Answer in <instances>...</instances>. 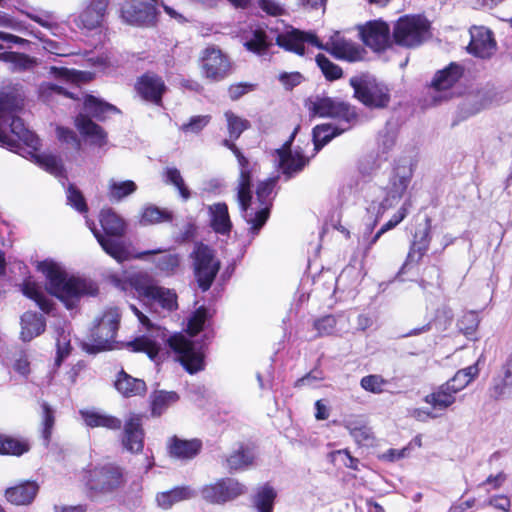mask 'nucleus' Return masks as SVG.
Returning <instances> with one entry per match:
<instances>
[{
	"label": "nucleus",
	"mask_w": 512,
	"mask_h": 512,
	"mask_svg": "<svg viewBox=\"0 0 512 512\" xmlns=\"http://www.w3.org/2000/svg\"><path fill=\"white\" fill-rule=\"evenodd\" d=\"M430 243V220H426V226L415 233L414 241L410 248L408 258L413 259L415 254L421 258L424 253L428 250Z\"/></svg>",
	"instance_id": "nucleus-43"
},
{
	"label": "nucleus",
	"mask_w": 512,
	"mask_h": 512,
	"mask_svg": "<svg viewBox=\"0 0 512 512\" xmlns=\"http://www.w3.org/2000/svg\"><path fill=\"white\" fill-rule=\"evenodd\" d=\"M42 408V424H43V437L46 442L49 441L51 436V430L54 426L55 418H54V410L49 406L48 403L43 402L41 405Z\"/></svg>",
	"instance_id": "nucleus-55"
},
{
	"label": "nucleus",
	"mask_w": 512,
	"mask_h": 512,
	"mask_svg": "<svg viewBox=\"0 0 512 512\" xmlns=\"http://www.w3.org/2000/svg\"><path fill=\"white\" fill-rule=\"evenodd\" d=\"M490 104V98L488 97L486 92H479L476 95L470 96L466 100L467 106H471V108L467 109L468 115H473L485 109Z\"/></svg>",
	"instance_id": "nucleus-53"
},
{
	"label": "nucleus",
	"mask_w": 512,
	"mask_h": 512,
	"mask_svg": "<svg viewBox=\"0 0 512 512\" xmlns=\"http://www.w3.org/2000/svg\"><path fill=\"white\" fill-rule=\"evenodd\" d=\"M125 483L121 467L114 464L97 466L85 474V484L93 499L111 495Z\"/></svg>",
	"instance_id": "nucleus-3"
},
{
	"label": "nucleus",
	"mask_w": 512,
	"mask_h": 512,
	"mask_svg": "<svg viewBox=\"0 0 512 512\" xmlns=\"http://www.w3.org/2000/svg\"><path fill=\"white\" fill-rule=\"evenodd\" d=\"M67 200L77 211L83 213L87 211V205L81 192L73 185L69 186L67 190Z\"/></svg>",
	"instance_id": "nucleus-60"
},
{
	"label": "nucleus",
	"mask_w": 512,
	"mask_h": 512,
	"mask_svg": "<svg viewBox=\"0 0 512 512\" xmlns=\"http://www.w3.org/2000/svg\"><path fill=\"white\" fill-rule=\"evenodd\" d=\"M56 133L57 138L60 141L71 144L77 148L80 146V142L77 138V135L73 130L58 126L56 129Z\"/></svg>",
	"instance_id": "nucleus-64"
},
{
	"label": "nucleus",
	"mask_w": 512,
	"mask_h": 512,
	"mask_svg": "<svg viewBox=\"0 0 512 512\" xmlns=\"http://www.w3.org/2000/svg\"><path fill=\"white\" fill-rule=\"evenodd\" d=\"M156 0L142 3L136 0L126 1L121 8V18L124 22L135 26H150L156 20Z\"/></svg>",
	"instance_id": "nucleus-12"
},
{
	"label": "nucleus",
	"mask_w": 512,
	"mask_h": 512,
	"mask_svg": "<svg viewBox=\"0 0 512 512\" xmlns=\"http://www.w3.org/2000/svg\"><path fill=\"white\" fill-rule=\"evenodd\" d=\"M489 395L494 400L512 396V356L505 361L500 372L493 377Z\"/></svg>",
	"instance_id": "nucleus-18"
},
{
	"label": "nucleus",
	"mask_w": 512,
	"mask_h": 512,
	"mask_svg": "<svg viewBox=\"0 0 512 512\" xmlns=\"http://www.w3.org/2000/svg\"><path fill=\"white\" fill-rule=\"evenodd\" d=\"M240 167L237 185V202L242 212H246L252 205L251 174L252 170L248 159L239 151L234 154Z\"/></svg>",
	"instance_id": "nucleus-16"
},
{
	"label": "nucleus",
	"mask_w": 512,
	"mask_h": 512,
	"mask_svg": "<svg viewBox=\"0 0 512 512\" xmlns=\"http://www.w3.org/2000/svg\"><path fill=\"white\" fill-rule=\"evenodd\" d=\"M130 281L140 295L158 303L163 309L167 311L177 309L176 293L171 289L151 283L148 274H135L130 278Z\"/></svg>",
	"instance_id": "nucleus-8"
},
{
	"label": "nucleus",
	"mask_w": 512,
	"mask_h": 512,
	"mask_svg": "<svg viewBox=\"0 0 512 512\" xmlns=\"http://www.w3.org/2000/svg\"><path fill=\"white\" fill-rule=\"evenodd\" d=\"M210 122V116L198 115L193 116L187 123L182 124L180 129L185 133H199Z\"/></svg>",
	"instance_id": "nucleus-56"
},
{
	"label": "nucleus",
	"mask_w": 512,
	"mask_h": 512,
	"mask_svg": "<svg viewBox=\"0 0 512 512\" xmlns=\"http://www.w3.org/2000/svg\"><path fill=\"white\" fill-rule=\"evenodd\" d=\"M136 89L144 100L160 104L166 86L161 77L147 73L138 80Z\"/></svg>",
	"instance_id": "nucleus-21"
},
{
	"label": "nucleus",
	"mask_w": 512,
	"mask_h": 512,
	"mask_svg": "<svg viewBox=\"0 0 512 512\" xmlns=\"http://www.w3.org/2000/svg\"><path fill=\"white\" fill-rule=\"evenodd\" d=\"M469 33L471 40L467 51L470 54L481 59H489L495 54L497 43L490 29L484 26H472Z\"/></svg>",
	"instance_id": "nucleus-14"
},
{
	"label": "nucleus",
	"mask_w": 512,
	"mask_h": 512,
	"mask_svg": "<svg viewBox=\"0 0 512 512\" xmlns=\"http://www.w3.org/2000/svg\"><path fill=\"white\" fill-rule=\"evenodd\" d=\"M46 322L41 314L25 312L21 317V339L31 341L44 332Z\"/></svg>",
	"instance_id": "nucleus-30"
},
{
	"label": "nucleus",
	"mask_w": 512,
	"mask_h": 512,
	"mask_svg": "<svg viewBox=\"0 0 512 512\" xmlns=\"http://www.w3.org/2000/svg\"><path fill=\"white\" fill-rule=\"evenodd\" d=\"M321 49H325L338 59L349 62L361 59L360 48L353 42L340 36L338 32L331 36L329 41L322 45Z\"/></svg>",
	"instance_id": "nucleus-17"
},
{
	"label": "nucleus",
	"mask_w": 512,
	"mask_h": 512,
	"mask_svg": "<svg viewBox=\"0 0 512 512\" xmlns=\"http://www.w3.org/2000/svg\"><path fill=\"white\" fill-rule=\"evenodd\" d=\"M180 264L177 254H166L157 261V267L165 272H173Z\"/></svg>",
	"instance_id": "nucleus-62"
},
{
	"label": "nucleus",
	"mask_w": 512,
	"mask_h": 512,
	"mask_svg": "<svg viewBox=\"0 0 512 512\" xmlns=\"http://www.w3.org/2000/svg\"><path fill=\"white\" fill-rule=\"evenodd\" d=\"M143 429L142 419L139 415L131 414L125 422L124 426V447L133 453L141 452L143 449Z\"/></svg>",
	"instance_id": "nucleus-22"
},
{
	"label": "nucleus",
	"mask_w": 512,
	"mask_h": 512,
	"mask_svg": "<svg viewBox=\"0 0 512 512\" xmlns=\"http://www.w3.org/2000/svg\"><path fill=\"white\" fill-rule=\"evenodd\" d=\"M225 118L232 139L239 138L242 132L249 127V122L246 119L240 118L230 111L225 113Z\"/></svg>",
	"instance_id": "nucleus-52"
},
{
	"label": "nucleus",
	"mask_w": 512,
	"mask_h": 512,
	"mask_svg": "<svg viewBox=\"0 0 512 512\" xmlns=\"http://www.w3.org/2000/svg\"><path fill=\"white\" fill-rule=\"evenodd\" d=\"M276 492L271 487H263L254 499V505L259 512H272Z\"/></svg>",
	"instance_id": "nucleus-49"
},
{
	"label": "nucleus",
	"mask_w": 512,
	"mask_h": 512,
	"mask_svg": "<svg viewBox=\"0 0 512 512\" xmlns=\"http://www.w3.org/2000/svg\"><path fill=\"white\" fill-rule=\"evenodd\" d=\"M430 23L420 15L400 17L393 28V39L396 44L414 48L421 45L429 37Z\"/></svg>",
	"instance_id": "nucleus-4"
},
{
	"label": "nucleus",
	"mask_w": 512,
	"mask_h": 512,
	"mask_svg": "<svg viewBox=\"0 0 512 512\" xmlns=\"http://www.w3.org/2000/svg\"><path fill=\"white\" fill-rule=\"evenodd\" d=\"M29 450L27 443L8 436H0V454L20 456Z\"/></svg>",
	"instance_id": "nucleus-48"
},
{
	"label": "nucleus",
	"mask_w": 512,
	"mask_h": 512,
	"mask_svg": "<svg viewBox=\"0 0 512 512\" xmlns=\"http://www.w3.org/2000/svg\"><path fill=\"white\" fill-rule=\"evenodd\" d=\"M23 293L28 298L34 300L40 309L46 313H49L52 309V303L41 291L40 287L33 282H26L23 285Z\"/></svg>",
	"instance_id": "nucleus-46"
},
{
	"label": "nucleus",
	"mask_w": 512,
	"mask_h": 512,
	"mask_svg": "<svg viewBox=\"0 0 512 512\" xmlns=\"http://www.w3.org/2000/svg\"><path fill=\"white\" fill-rule=\"evenodd\" d=\"M115 387L125 397L142 395L147 390L146 384L142 379L134 378L123 370L118 373Z\"/></svg>",
	"instance_id": "nucleus-34"
},
{
	"label": "nucleus",
	"mask_w": 512,
	"mask_h": 512,
	"mask_svg": "<svg viewBox=\"0 0 512 512\" xmlns=\"http://www.w3.org/2000/svg\"><path fill=\"white\" fill-rule=\"evenodd\" d=\"M245 47L254 53L262 54L268 47L266 35L263 30H255L253 38L245 42Z\"/></svg>",
	"instance_id": "nucleus-54"
},
{
	"label": "nucleus",
	"mask_w": 512,
	"mask_h": 512,
	"mask_svg": "<svg viewBox=\"0 0 512 512\" xmlns=\"http://www.w3.org/2000/svg\"><path fill=\"white\" fill-rule=\"evenodd\" d=\"M211 227L216 233L228 234L232 228L228 206L223 203H215L208 207Z\"/></svg>",
	"instance_id": "nucleus-31"
},
{
	"label": "nucleus",
	"mask_w": 512,
	"mask_h": 512,
	"mask_svg": "<svg viewBox=\"0 0 512 512\" xmlns=\"http://www.w3.org/2000/svg\"><path fill=\"white\" fill-rule=\"evenodd\" d=\"M461 75L462 68L455 63H451L448 67L436 73L432 80V87L436 91L447 90L459 80Z\"/></svg>",
	"instance_id": "nucleus-37"
},
{
	"label": "nucleus",
	"mask_w": 512,
	"mask_h": 512,
	"mask_svg": "<svg viewBox=\"0 0 512 512\" xmlns=\"http://www.w3.org/2000/svg\"><path fill=\"white\" fill-rule=\"evenodd\" d=\"M38 485L35 482H24L6 490L9 502L15 505L30 504L38 493Z\"/></svg>",
	"instance_id": "nucleus-32"
},
{
	"label": "nucleus",
	"mask_w": 512,
	"mask_h": 512,
	"mask_svg": "<svg viewBox=\"0 0 512 512\" xmlns=\"http://www.w3.org/2000/svg\"><path fill=\"white\" fill-rule=\"evenodd\" d=\"M54 330L56 335V347H57V357L55 360V364L60 366L62 361L70 354L71 352V328L70 324L64 320H57L54 324Z\"/></svg>",
	"instance_id": "nucleus-27"
},
{
	"label": "nucleus",
	"mask_w": 512,
	"mask_h": 512,
	"mask_svg": "<svg viewBox=\"0 0 512 512\" xmlns=\"http://www.w3.org/2000/svg\"><path fill=\"white\" fill-rule=\"evenodd\" d=\"M230 63L221 50L208 47L202 57V70L204 75L211 80L223 79L229 71Z\"/></svg>",
	"instance_id": "nucleus-15"
},
{
	"label": "nucleus",
	"mask_w": 512,
	"mask_h": 512,
	"mask_svg": "<svg viewBox=\"0 0 512 512\" xmlns=\"http://www.w3.org/2000/svg\"><path fill=\"white\" fill-rule=\"evenodd\" d=\"M411 179V173L405 168H399L390 179L387 198L381 204L382 213L399 200L405 193Z\"/></svg>",
	"instance_id": "nucleus-23"
},
{
	"label": "nucleus",
	"mask_w": 512,
	"mask_h": 512,
	"mask_svg": "<svg viewBox=\"0 0 512 512\" xmlns=\"http://www.w3.org/2000/svg\"><path fill=\"white\" fill-rule=\"evenodd\" d=\"M364 43L374 50H382L390 40L389 26L383 21L368 23L361 31Z\"/></svg>",
	"instance_id": "nucleus-20"
},
{
	"label": "nucleus",
	"mask_w": 512,
	"mask_h": 512,
	"mask_svg": "<svg viewBox=\"0 0 512 512\" xmlns=\"http://www.w3.org/2000/svg\"><path fill=\"white\" fill-rule=\"evenodd\" d=\"M207 313L204 308H199L194 312L188 321L187 331L191 336L198 334L206 321Z\"/></svg>",
	"instance_id": "nucleus-58"
},
{
	"label": "nucleus",
	"mask_w": 512,
	"mask_h": 512,
	"mask_svg": "<svg viewBox=\"0 0 512 512\" xmlns=\"http://www.w3.org/2000/svg\"><path fill=\"white\" fill-rule=\"evenodd\" d=\"M99 221L104 232L109 236L121 237L126 231L125 220L110 207L100 211Z\"/></svg>",
	"instance_id": "nucleus-28"
},
{
	"label": "nucleus",
	"mask_w": 512,
	"mask_h": 512,
	"mask_svg": "<svg viewBox=\"0 0 512 512\" xmlns=\"http://www.w3.org/2000/svg\"><path fill=\"white\" fill-rule=\"evenodd\" d=\"M309 110L320 117H331L351 124L357 118L350 104L326 96H316L310 100Z\"/></svg>",
	"instance_id": "nucleus-9"
},
{
	"label": "nucleus",
	"mask_w": 512,
	"mask_h": 512,
	"mask_svg": "<svg viewBox=\"0 0 512 512\" xmlns=\"http://www.w3.org/2000/svg\"><path fill=\"white\" fill-rule=\"evenodd\" d=\"M195 495V491L189 486H181L173 488L169 491L158 493L156 495V502L160 508L168 510L173 505L185 500H189L195 497Z\"/></svg>",
	"instance_id": "nucleus-29"
},
{
	"label": "nucleus",
	"mask_w": 512,
	"mask_h": 512,
	"mask_svg": "<svg viewBox=\"0 0 512 512\" xmlns=\"http://www.w3.org/2000/svg\"><path fill=\"white\" fill-rule=\"evenodd\" d=\"M350 127L348 124L346 127L338 128L331 124L318 125L313 129V141L315 151H319L324 145H326L335 136L341 134Z\"/></svg>",
	"instance_id": "nucleus-41"
},
{
	"label": "nucleus",
	"mask_w": 512,
	"mask_h": 512,
	"mask_svg": "<svg viewBox=\"0 0 512 512\" xmlns=\"http://www.w3.org/2000/svg\"><path fill=\"white\" fill-rule=\"evenodd\" d=\"M19 107L13 97L0 96V144L13 148L17 146V141H22L31 149L29 154L35 163L51 174L58 175L61 172V161L56 156L37 153L39 138L25 127L22 119L15 116Z\"/></svg>",
	"instance_id": "nucleus-1"
},
{
	"label": "nucleus",
	"mask_w": 512,
	"mask_h": 512,
	"mask_svg": "<svg viewBox=\"0 0 512 512\" xmlns=\"http://www.w3.org/2000/svg\"><path fill=\"white\" fill-rule=\"evenodd\" d=\"M168 447L169 453L172 457L178 459H191L199 453L201 449V442L197 439L184 440L174 436L170 439Z\"/></svg>",
	"instance_id": "nucleus-33"
},
{
	"label": "nucleus",
	"mask_w": 512,
	"mask_h": 512,
	"mask_svg": "<svg viewBox=\"0 0 512 512\" xmlns=\"http://www.w3.org/2000/svg\"><path fill=\"white\" fill-rule=\"evenodd\" d=\"M37 268L45 275L50 294L57 297L68 309L74 308L81 297L93 296L98 292V287L93 281L69 277L65 270L52 260L39 262Z\"/></svg>",
	"instance_id": "nucleus-2"
},
{
	"label": "nucleus",
	"mask_w": 512,
	"mask_h": 512,
	"mask_svg": "<svg viewBox=\"0 0 512 512\" xmlns=\"http://www.w3.org/2000/svg\"><path fill=\"white\" fill-rule=\"evenodd\" d=\"M336 326V319L332 315L324 316L314 322V327L320 336L329 335Z\"/></svg>",
	"instance_id": "nucleus-61"
},
{
	"label": "nucleus",
	"mask_w": 512,
	"mask_h": 512,
	"mask_svg": "<svg viewBox=\"0 0 512 512\" xmlns=\"http://www.w3.org/2000/svg\"><path fill=\"white\" fill-rule=\"evenodd\" d=\"M84 107L92 116L98 119H104L105 115L110 112H116L117 108L108 103H104L94 96H86Z\"/></svg>",
	"instance_id": "nucleus-47"
},
{
	"label": "nucleus",
	"mask_w": 512,
	"mask_h": 512,
	"mask_svg": "<svg viewBox=\"0 0 512 512\" xmlns=\"http://www.w3.org/2000/svg\"><path fill=\"white\" fill-rule=\"evenodd\" d=\"M127 346L132 349L134 352H144L146 353L150 359H154L159 352L158 345L147 337H139L134 341L127 343Z\"/></svg>",
	"instance_id": "nucleus-50"
},
{
	"label": "nucleus",
	"mask_w": 512,
	"mask_h": 512,
	"mask_svg": "<svg viewBox=\"0 0 512 512\" xmlns=\"http://www.w3.org/2000/svg\"><path fill=\"white\" fill-rule=\"evenodd\" d=\"M254 455L246 448L240 447L227 458V466L230 470H242L253 463Z\"/></svg>",
	"instance_id": "nucleus-45"
},
{
	"label": "nucleus",
	"mask_w": 512,
	"mask_h": 512,
	"mask_svg": "<svg viewBox=\"0 0 512 512\" xmlns=\"http://www.w3.org/2000/svg\"><path fill=\"white\" fill-rule=\"evenodd\" d=\"M108 0H93L80 15V21L87 29H94L101 25Z\"/></svg>",
	"instance_id": "nucleus-36"
},
{
	"label": "nucleus",
	"mask_w": 512,
	"mask_h": 512,
	"mask_svg": "<svg viewBox=\"0 0 512 512\" xmlns=\"http://www.w3.org/2000/svg\"><path fill=\"white\" fill-rule=\"evenodd\" d=\"M13 369L22 376H27L30 373V362L24 352L15 355Z\"/></svg>",
	"instance_id": "nucleus-63"
},
{
	"label": "nucleus",
	"mask_w": 512,
	"mask_h": 512,
	"mask_svg": "<svg viewBox=\"0 0 512 512\" xmlns=\"http://www.w3.org/2000/svg\"><path fill=\"white\" fill-rule=\"evenodd\" d=\"M136 190L137 185L132 180L119 181L112 178L107 183V196L111 202H120Z\"/></svg>",
	"instance_id": "nucleus-38"
},
{
	"label": "nucleus",
	"mask_w": 512,
	"mask_h": 512,
	"mask_svg": "<svg viewBox=\"0 0 512 512\" xmlns=\"http://www.w3.org/2000/svg\"><path fill=\"white\" fill-rule=\"evenodd\" d=\"M79 132L90 140V143L102 147L107 143V134L101 126L94 123L88 116L80 114L75 119Z\"/></svg>",
	"instance_id": "nucleus-25"
},
{
	"label": "nucleus",
	"mask_w": 512,
	"mask_h": 512,
	"mask_svg": "<svg viewBox=\"0 0 512 512\" xmlns=\"http://www.w3.org/2000/svg\"><path fill=\"white\" fill-rule=\"evenodd\" d=\"M164 182L166 184L173 185L179 192L181 198L184 201H187L191 192L188 187L185 185L184 179L180 173V171L175 167H167L163 172Z\"/></svg>",
	"instance_id": "nucleus-44"
},
{
	"label": "nucleus",
	"mask_w": 512,
	"mask_h": 512,
	"mask_svg": "<svg viewBox=\"0 0 512 512\" xmlns=\"http://www.w3.org/2000/svg\"><path fill=\"white\" fill-rule=\"evenodd\" d=\"M350 85L354 89V96L368 107L383 108L390 101L389 89L373 78L352 77Z\"/></svg>",
	"instance_id": "nucleus-6"
},
{
	"label": "nucleus",
	"mask_w": 512,
	"mask_h": 512,
	"mask_svg": "<svg viewBox=\"0 0 512 512\" xmlns=\"http://www.w3.org/2000/svg\"><path fill=\"white\" fill-rule=\"evenodd\" d=\"M172 218V212L150 204L142 208L139 223L142 226L155 225L162 222H170Z\"/></svg>",
	"instance_id": "nucleus-40"
},
{
	"label": "nucleus",
	"mask_w": 512,
	"mask_h": 512,
	"mask_svg": "<svg viewBox=\"0 0 512 512\" xmlns=\"http://www.w3.org/2000/svg\"><path fill=\"white\" fill-rule=\"evenodd\" d=\"M386 380L380 375H368L361 379V387L372 393H381Z\"/></svg>",
	"instance_id": "nucleus-59"
},
{
	"label": "nucleus",
	"mask_w": 512,
	"mask_h": 512,
	"mask_svg": "<svg viewBox=\"0 0 512 512\" xmlns=\"http://www.w3.org/2000/svg\"><path fill=\"white\" fill-rule=\"evenodd\" d=\"M91 230L93 231L94 236L96 237L103 250L115 260L118 262H123L129 258V253L125 249L122 242L105 237L95 228L91 227Z\"/></svg>",
	"instance_id": "nucleus-39"
},
{
	"label": "nucleus",
	"mask_w": 512,
	"mask_h": 512,
	"mask_svg": "<svg viewBox=\"0 0 512 512\" xmlns=\"http://www.w3.org/2000/svg\"><path fill=\"white\" fill-rule=\"evenodd\" d=\"M120 323V312L116 307L106 309L102 316L94 320L91 330L92 352L112 349Z\"/></svg>",
	"instance_id": "nucleus-5"
},
{
	"label": "nucleus",
	"mask_w": 512,
	"mask_h": 512,
	"mask_svg": "<svg viewBox=\"0 0 512 512\" xmlns=\"http://www.w3.org/2000/svg\"><path fill=\"white\" fill-rule=\"evenodd\" d=\"M194 259V273L199 287L208 290L220 268V262L215 258L213 251L206 245L197 244L192 253Z\"/></svg>",
	"instance_id": "nucleus-7"
},
{
	"label": "nucleus",
	"mask_w": 512,
	"mask_h": 512,
	"mask_svg": "<svg viewBox=\"0 0 512 512\" xmlns=\"http://www.w3.org/2000/svg\"><path fill=\"white\" fill-rule=\"evenodd\" d=\"M80 414L85 424L92 428L104 427L111 430H118L122 425L120 419L95 410H82Z\"/></svg>",
	"instance_id": "nucleus-35"
},
{
	"label": "nucleus",
	"mask_w": 512,
	"mask_h": 512,
	"mask_svg": "<svg viewBox=\"0 0 512 512\" xmlns=\"http://www.w3.org/2000/svg\"><path fill=\"white\" fill-rule=\"evenodd\" d=\"M316 63L326 79L332 81L342 77V69L338 65L331 62L325 55L318 54L316 56Z\"/></svg>",
	"instance_id": "nucleus-51"
},
{
	"label": "nucleus",
	"mask_w": 512,
	"mask_h": 512,
	"mask_svg": "<svg viewBox=\"0 0 512 512\" xmlns=\"http://www.w3.org/2000/svg\"><path fill=\"white\" fill-rule=\"evenodd\" d=\"M453 383H444L432 393L425 396L424 401L431 405L433 409L444 411L453 405L456 401L455 389Z\"/></svg>",
	"instance_id": "nucleus-26"
},
{
	"label": "nucleus",
	"mask_w": 512,
	"mask_h": 512,
	"mask_svg": "<svg viewBox=\"0 0 512 512\" xmlns=\"http://www.w3.org/2000/svg\"><path fill=\"white\" fill-rule=\"evenodd\" d=\"M151 399L152 415L160 416L179 400V395L174 391H156Z\"/></svg>",
	"instance_id": "nucleus-42"
},
{
	"label": "nucleus",
	"mask_w": 512,
	"mask_h": 512,
	"mask_svg": "<svg viewBox=\"0 0 512 512\" xmlns=\"http://www.w3.org/2000/svg\"><path fill=\"white\" fill-rule=\"evenodd\" d=\"M277 41L281 47L299 55H303L305 53V42H308L318 48L322 47L321 42L314 33H306L296 29L287 32L286 34L279 35Z\"/></svg>",
	"instance_id": "nucleus-19"
},
{
	"label": "nucleus",
	"mask_w": 512,
	"mask_h": 512,
	"mask_svg": "<svg viewBox=\"0 0 512 512\" xmlns=\"http://www.w3.org/2000/svg\"><path fill=\"white\" fill-rule=\"evenodd\" d=\"M169 345L189 373L193 374L204 368L203 353L185 336L179 334L170 337Z\"/></svg>",
	"instance_id": "nucleus-10"
},
{
	"label": "nucleus",
	"mask_w": 512,
	"mask_h": 512,
	"mask_svg": "<svg viewBox=\"0 0 512 512\" xmlns=\"http://www.w3.org/2000/svg\"><path fill=\"white\" fill-rule=\"evenodd\" d=\"M246 488L243 484L232 478H226L217 481L214 484L206 485L202 488L203 499L213 504H223L232 501L238 496L244 494Z\"/></svg>",
	"instance_id": "nucleus-11"
},
{
	"label": "nucleus",
	"mask_w": 512,
	"mask_h": 512,
	"mask_svg": "<svg viewBox=\"0 0 512 512\" xmlns=\"http://www.w3.org/2000/svg\"><path fill=\"white\" fill-rule=\"evenodd\" d=\"M346 427L349 430L350 435L358 444L367 446L372 444L374 438L368 427H352L350 425H347Z\"/></svg>",
	"instance_id": "nucleus-57"
},
{
	"label": "nucleus",
	"mask_w": 512,
	"mask_h": 512,
	"mask_svg": "<svg viewBox=\"0 0 512 512\" xmlns=\"http://www.w3.org/2000/svg\"><path fill=\"white\" fill-rule=\"evenodd\" d=\"M275 183V178H269L260 182L256 189L259 209L254 213V216L251 213L249 214L248 211L243 212L246 221L252 225L251 229L254 233H257L268 219L270 196L274 189ZM247 210H249V208Z\"/></svg>",
	"instance_id": "nucleus-13"
},
{
	"label": "nucleus",
	"mask_w": 512,
	"mask_h": 512,
	"mask_svg": "<svg viewBox=\"0 0 512 512\" xmlns=\"http://www.w3.org/2000/svg\"><path fill=\"white\" fill-rule=\"evenodd\" d=\"M289 145L290 142H286L282 149L276 151L279 158V166L287 178H291L294 174L300 172L309 162V159L298 151H286Z\"/></svg>",
	"instance_id": "nucleus-24"
}]
</instances>
